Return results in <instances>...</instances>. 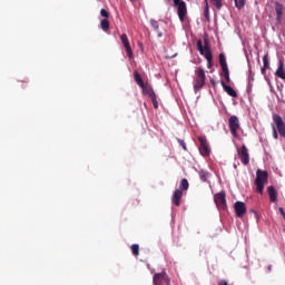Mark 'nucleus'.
Instances as JSON below:
<instances>
[{
    "instance_id": "f257e3e1",
    "label": "nucleus",
    "mask_w": 285,
    "mask_h": 285,
    "mask_svg": "<svg viewBox=\"0 0 285 285\" xmlns=\"http://www.w3.org/2000/svg\"><path fill=\"white\" fill-rule=\"evenodd\" d=\"M265 184H268V171L257 169L255 186H256V191H258L259 195H264V185Z\"/></svg>"
},
{
    "instance_id": "f03ea898",
    "label": "nucleus",
    "mask_w": 285,
    "mask_h": 285,
    "mask_svg": "<svg viewBox=\"0 0 285 285\" xmlns=\"http://www.w3.org/2000/svg\"><path fill=\"white\" fill-rule=\"evenodd\" d=\"M195 75L194 90L195 92H199V90L206 86V71H204V68L198 67Z\"/></svg>"
},
{
    "instance_id": "7ed1b4c3",
    "label": "nucleus",
    "mask_w": 285,
    "mask_h": 285,
    "mask_svg": "<svg viewBox=\"0 0 285 285\" xmlns=\"http://www.w3.org/2000/svg\"><path fill=\"white\" fill-rule=\"evenodd\" d=\"M197 50L200 52L207 61H213V51H210V45L208 43V40H205V45L202 42V40L197 41Z\"/></svg>"
},
{
    "instance_id": "20e7f679",
    "label": "nucleus",
    "mask_w": 285,
    "mask_h": 285,
    "mask_svg": "<svg viewBox=\"0 0 285 285\" xmlns=\"http://www.w3.org/2000/svg\"><path fill=\"white\" fill-rule=\"evenodd\" d=\"M237 155L243 166H248V164H250V154L248 153V147H246V145H243L237 149Z\"/></svg>"
},
{
    "instance_id": "39448f33",
    "label": "nucleus",
    "mask_w": 285,
    "mask_h": 285,
    "mask_svg": "<svg viewBox=\"0 0 285 285\" xmlns=\"http://www.w3.org/2000/svg\"><path fill=\"white\" fill-rule=\"evenodd\" d=\"M174 7L177 8L180 21H184V19H186V14H188L186 2L184 0H174Z\"/></svg>"
},
{
    "instance_id": "423d86ee",
    "label": "nucleus",
    "mask_w": 285,
    "mask_h": 285,
    "mask_svg": "<svg viewBox=\"0 0 285 285\" xmlns=\"http://www.w3.org/2000/svg\"><path fill=\"white\" fill-rule=\"evenodd\" d=\"M199 141V153L203 157H208L210 155V145L208 144V140L205 136L198 137Z\"/></svg>"
},
{
    "instance_id": "0eeeda50",
    "label": "nucleus",
    "mask_w": 285,
    "mask_h": 285,
    "mask_svg": "<svg viewBox=\"0 0 285 285\" xmlns=\"http://www.w3.org/2000/svg\"><path fill=\"white\" fill-rule=\"evenodd\" d=\"M154 285H170V277H168V274L166 272L156 273L153 278Z\"/></svg>"
},
{
    "instance_id": "6e6552de",
    "label": "nucleus",
    "mask_w": 285,
    "mask_h": 285,
    "mask_svg": "<svg viewBox=\"0 0 285 285\" xmlns=\"http://www.w3.org/2000/svg\"><path fill=\"white\" fill-rule=\"evenodd\" d=\"M100 16L104 18L100 21V28L104 30V32H108V30H110V12H108L106 9H101Z\"/></svg>"
},
{
    "instance_id": "1a4fd4ad",
    "label": "nucleus",
    "mask_w": 285,
    "mask_h": 285,
    "mask_svg": "<svg viewBox=\"0 0 285 285\" xmlns=\"http://www.w3.org/2000/svg\"><path fill=\"white\" fill-rule=\"evenodd\" d=\"M273 121L281 137L285 138V124H284V120L282 119V116L277 114H273Z\"/></svg>"
},
{
    "instance_id": "9d476101",
    "label": "nucleus",
    "mask_w": 285,
    "mask_h": 285,
    "mask_svg": "<svg viewBox=\"0 0 285 285\" xmlns=\"http://www.w3.org/2000/svg\"><path fill=\"white\" fill-rule=\"evenodd\" d=\"M228 126L233 137H237V130H239V118H237V116H230L228 119Z\"/></svg>"
},
{
    "instance_id": "9b49d317",
    "label": "nucleus",
    "mask_w": 285,
    "mask_h": 285,
    "mask_svg": "<svg viewBox=\"0 0 285 285\" xmlns=\"http://www.w3.org/2000/svg\"><path fill=\"white\" fill-rule=\"evenodd\" d=\"M214 202L217 206V208H220L224 210L226 208V193L220 191L214 196Z\"/></svg>"
},
{
    "instance_id": "f8f14e48",
    "label": "nucleus",
    "mask_w": 285,
    "mask_h": 285,
    "mask_svg": "<svg viewBox=\"0 0 285 285\" xmlns=\"http://www.w3.org/2000/svg\"><path fill=\"white\" fill-rule=\"evenodd\" d=\"M234 208L236 216L243 217L244 215H246V204L242 202H236Z\"/></svg>"
},
{
    "instance_id": "ddd939ff",
    "label": "nucleus",
    "mask_w": 285,
    "mask_h": 285,
    "mask_svg": "<svg viewBox=\"0 0 285 285\" xmlns=\"http://www.w3.org/2000/svg\"><path fill=\"white\" fill-rule=\"evenodd\" d=\"M184 197V191L181 189H176L173 194L171 202L175 206H181V198Z\"/></svg>"
},
{
    "instance_id": "4468645a",
    "label": "nucleus",
    "mask_w": 285,
    "mask_h": 285,
    "mask_svg": "<svg viewBox=\"0 0 285 285\" xmlns=\"http://www.w3.org/2000/svg\"><path fill=\"white\" fill-rule=\"evenodd\" d=\"M150 26L151 28L155 30V32L157 33V37L159 39H161V37H164V31L161 30V28L159 27V22L155 19L150 20Z\"/></svg>"
},
{
    "instance_id": "2eb2a0df",
    "label": "nucleus",
    "mask_w": 285,
    "mask_h": 285,
    "mask_svg": "<svg viewBox=\"0 0 285 285\" xmlns=\"http://www.w3.org/2000/svg\"><path fill=\"white\" fill-rule=\"evenodd\" d=\"M220 85L223 86V89L225 90V92H227V95H229V97H237V91L235 89H233V87L226 85V82L224 80L220 81Z\"/></svg>"
},
{
    "instance_id": "dca6fc26",
    "label": "nucleus",
    "mask_w": 285,
    "mask_h": 285,
    "mask_svg": "<svg viewBox=\"0 0 285 285\" xmlns=\"http://www.w3.org/2000/svg\"><path fill=\"white\" fill-rule=\"evenodd\" d=\"M140 88L142 89L144 95H148L149 99H153V97H157V95H155V90L150 85H144V87Z\"/></svg>"
},
{
    "instance_id": "f3484780",
    "label": "nucleus",
    "mask_w": 285,
    "mask_h": 285,
    "mask_svg": "<svg viewBox=\"0 0 285 285\" xmlns=\"http://www.w3.org/2000/svg\"><path fill=\"white\" fill-rule=\"evenodd\" d=\"M267 193L269 195V202H272V204H275V202H277V189H275V187L269 186L267 188Z\"/></svg>"
},
{
    "instance_id": "a211bd4d",
    "label": "nucleus",
    "mask_w": 285,
    "mask_h": 285,
    "mask_svg": "<svg viewBox=\"0 0 285 285\" xmlns=\"http://www.w3.org/2000/svg\"><path fill=\"white\" fill-rule=\"evenodd\" d=\"M275 10H276V21L277 23H282V14H283L284 7H282L279 2H276Z\"/></svg>"
},
{
    "instance_id": "6ab92c4d",
    "label": "nucleus",
    "mask_w": 285,
    "mask_h": 285,
    "mask_svg": "<svg viewBox=\"0 0 285 285\" xmlns=\"http://www.w3.org/2000/svg\"><path fill=\"white\" fill-rule=\"evenodd\" d=\"M134 79L136 81V83L140 87L144 88L145 83H144V79H141V75H139L138 71L134 72Z\"/></svg>"
},
{
    "instance_id": "aec40b11",
    "label": "nucleus",
    "mask_w": 285,
    "mask_h": 285,
    "mask_svg": "<svg viewBox=\"0 0 285 285\" xmlns=\"http://www.w3.org/2000/svg\"><path fill=\"white\" fill-rule=\"evenodd\" d=\"M188 188H190V184H188V179L183 178L180 180L179 190H181V193H184V190H188Z\"/></svg>"
},
{
    "instance_id": "412c9836",
    "label": "nucleus",
    "mask_w": 285,
    "mask_h": 285,
    "mask_svg": "<svg viewBox=\"0 0 285 285\" xmlns=\"http://www.w3.org/2000/svg\"><path fill=\"white\" fill-rule=\"evenodd\" d=\"M219 63H220L222 70L225 68H228V65L226 63V56L224 53L219 55Z\"/></svg>"
},
{
    "instance_id": "4be33fe9",
    "label": "nucleus",
    "mask_w": 285,
    "mask_h": 285,
    "mask_svg": "<svg viewBox=\"0 0 285 285\" xmlns=\"http://www.w3.org/2000/svg\"><path fill=\"white\" fill-rule=\"evenodd\" d=\"M209 1L215 6L216 10H222V8H224V4L222 3L223 0H209Z\"/></svg>"
},
{
    "instance_id": "5701e85b",
    "label": "nucleus",
    "mask_w": 285,
    "mask_h": 285,
    "mask_svg": "<svg viewBox=\"0 0 285 285\" xmlns=\"http://www.w3.org/2000/svg\"><path fill=\"white\" fill-rule=\"evenodd\" d=\"M124 48L126 49L127 57H129V59H132V48L130 47V42L124 45Z\"/></svg>"
},
{
    "instance_id": "b1692460",
    "label": "nucleus",
    "mask_w": 285,
    "mask_h": 285,
    "mask_svg": "<svg viewBox=\"0 0 285 285\" xmlns=\"http://www.w3.org/2000/svg\"><path fill=\"white\" fill-rule=\"evenodd\" d=\"M223 77L227 81V83H230V72L228 71V67L223 69Z\"/></svg>"
},
{
    "instance_id": "393cba45",
    "label": "nucleus",
    "mask_w": 285,
    "mask_h": 285,
    "mask_svg": "<svg viewBox=\"0 0 285 285\" xmlns=\"http://www.w3.org/2000/svg\"><path fill=\"white\" fill-rule=\"evenodd\" d=\"M199 177H200L202 181H208V177H210V174H208V171L202 170L199 173Z\"/></svg>"
},
{
    "instance_id": "a878e982",
    "label": "nucleus",
    "mask_w": 285,
    "mask_h": 285,
    "mask_svg": "<svg viewBox=\"0 0 285 285\" xmlns=\"http://www.w3.org/2000/svg\"><path fill=\"white\" fill-rule=\"evenodd\" d=\"M246 6V0H235V7L242 10Z\"/></svg>"
},
{
    "instance_id": "bb28decb",
    "label": "nucleus",
    "mask_w": 285,
    "mask_h": 285,
    "mask_svg": "<svg viewBox=\"0 0 285 285\" xmlns=\"http://www.w3.org/2000/svg\"><path fill=\"white\" fill-rule=\"evenodd\" d=\"M131 253L135 257H138L139 256V245H137V244L131 245Z\"/></svg>"
},
{
    "instance_id": "cd10ccee",
    "label": "nucleus",
    "mask_w": 285,
    "mask_h": 285,
    "mask_svg": "<svg viewBox=\"0 0 285 285\" xmlns=\"http://www.w3.org/2000/svg\"><path fill=\"white\" fill-rule=\"evenodd\" d=\"M263 63H264V68L269 69L271 68V62L268 61V52L263 57Z\"/></svg>"
},
{
    "instance_id": "c85d7f7f",
    "label": "nucleus",
    "mask_w": 285,
    "mask_h": 285,
    "mask_svg": "<svg viewBox=\"0 0 285 285\" xmlns=\"http://www.w3.org/2000/svg\"><path fill=\"white\" fill-rule=\"evenodd\" d=\"M120 39L122 41V46H126V45L130 43V41L128 40V36L126 33H122L120 36Z\"/></svg>"
},
{
    "instance_id": "c756f323",
    "label": "nucleus",
    "mask_w": 285,
    "mask_h": 285,
    "mask_svg": "<svg viewBox=\"0 0 285 285\" xmlns=\"http://www.w3.org/2000/svg\"><path fill=\"white\" fill-rule=\"evenodd\" d=\"M150 99H151V101L154 104V108L157 110V108H159V102L157 101V96H154Z\"/></svg>"
},
{
    "instance_id": "7c9ffc66",
    "label": "nucleus",
    "mask_w": 285,
    "mask_h": 285,
    "mask_svg": "<svg viewBox=\"0 0 285 285\" xmlns=\"http://www.w3.org/2000/svg\"><path fill=\"white\" fill-rule=\"evenodd\" d=\"M204 13H205V17L208 19V17H209L208 0L205 1V11H204Z\"/></svg>"
},
{
    "instance_id": "2f4dec72",
    "label": "nucleus",
    "mask_w": 285,
    "mask_h": 285,
    "mask_svg": "<svg viewBox=\"0 0 285 285\" xmlns=\"http://www.w3.org/2000/svg\"><path fill=\"white\" fill-rule=\"evenodd\" d=\"M272 129L274 139H279V135L277 134V128H275V125L272 126Z\"/></svg>"
},
{
    "instance_id": "473e14b6",
    "label": "nucleus",
    "mask_w": 285,
    "mask_h": 285,
    "mask_svg": "<svg viewBox=\"0 0 285 285\" xmlns=\"http://www.w3.org/2000/svg\"><path fill=\"white\" fill-rule=\"evenodd\" d=\"M178 144H179V146H181V148H183L184 150H188V148L186 147V142H185L184 140L178 139Z\"/></svg>"
},
{
    "instance_id": "72a5a7b5",
    "label": "nucleus",
    "mask_w": 285,
    "mask_h": 285,
    "mask_svg": "<svg viewBox=\"0 0 285 285\" xmlns=\"http://www.w3.org/2000/svg\"><path fill=\"white\" fill-rule=\"evenodd\" d=\"M218 285H228V282L226 279L219 281Z\"/></svg>"
},
{
    "instance_id": "f704fd0d",
    "label": "nucleus",
    "mask_w": 285,
    "mask_h": 285,
    "mask_svg": "<svg viewBox=\"0 0 285 285\" xmlns=\"http://www.w3.org/2000/svg\"><path fill=\"white\" fill-rule=\"evenodd\" d=\"M266 70H268V68H264V67H263V68L261 69L262 75H266Z\"/></svg>"
},
{
    "instance_id": "c9c22d12",
    "label": "nucleus",
    "mask_w": 285,
    "mask_h": 285,
    "mask_svg": "<svg viewBox=\"0 0 285 285\" xmlns=\"http://www.w3.org/2000/svg\"><path fill=\"white\" fill-rule=\"evenodd\" d=\"M267 271H268V273H271V271H273V265H268Z\"/></svg>"
},
{
    "instance_id": "e433bc0d",
    "label": "nucleus",
    "mask_w": 285,
    "mask_h": 285,
    "mask_svg": "<svg viewBox=\"0 0 285 285\" xmlns=\"http://www.w3.org/2000/svg\"><path fill=\"white\" fill-rule=\"evenodd\" d=\"M208 62V68L213 67V61H207Z\"/></svg>"
},
{
    "instance_id": "4c0bfd02",
    "label": "nucleus",
    "mask_w": 285,
    "mask_h": 285,
    "mask_svg": "<svg viewBox=\"0 0 285 285\" xmlns=\"http://www.w3.org/2000/svg\"><path fill=\"white\" fill-rule=\"evenodd\" d=\"M212 85L215 86V80H210Z\"/></svg>"
},
{
    "instance_id": "58836bf2",
    "label": "nucleus",
    "mask_w": 285,
    "mask_h": 285,
    "mask_svg": "<svg viewBox=\"0 0 285 285\" xmlns=\"http://www.w3.org/2000/svg\"><path fill=\"white\" fill-rule=\"evenodd\" d=\"M130 1L135 2V0H130Z\"/></svg>"
}]
</instances>
